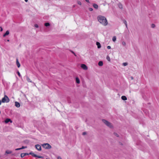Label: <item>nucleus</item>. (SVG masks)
<instances>
[{"label":"nucleus","instance_id":"nucleus-1","mask_svg":"<svg viewBox=\"0 0 159 159\" xmlns=\"http://www.w3.org/2000/svg\"><path fill=\"white\" fill-rule=\"evenodd\" d=\"M97 19L100 23L102 25L106 26L107 25L108 22L105 16L100 15L98 16Z\"/></svg>","mask_w":159,"mask_h":159},{"label":"nucleus","instance_id":"nucleus-2","mask_svg":"<svg viewBox=\"0 0 159 159\" xmlns=\"http://www.w3.org/2000/svg\"><path fill=\"white\" fill-rule=\"evenodd\" d=\"M102 121L109 128H111L113 127L112 124L108 121L104 119H103Z\"/></svg>","mask_w":159,"mask_h":159},{"label":"nucleus","instance_id":"nucleus-3","mask_svg":"<svg viewBox=\"0 0 159 159\" xmlns=\"http://www.w3.org/2000/svg\"><path fill=\"white\" fill-rule=\"evenodd\" d=\"M42 146L46 149H50L52 148L51 146L48 143H44L42 144Z\"/></svg>","mask_w":159,"mask_h":159},{"label":"nucleus","instance_id":"nucleus-4","mask_svg":"<svg viewBox=\"0 0 159 159\" xmlns=\"http://www.w3.org/2000/svg\"><path fill=\"white\" fill-rule=\"evenodd\" d=\"M10 101L8 97L6 95H5L3 98L2 100V102H8Z\"/></svg>","mask_w":159,"mask_h":159},{"label":"nucleus","instance_id":"nucleus-5","mask_svg":"<svg viewBox=\"0 0 159 159\" xmlns=\"http://www.w3.org/2000/svg\"><path fill=\"white\" fill-rule=\"evenodd\" d=\"M35 147L39 151H40L41 150V147L40 145L39 144H37L35 145Z\"/></svg>","mask_w":159,"mask_h":159},{"label":"nucleus","instance_id":"nucleus-6","mask_svg":"<svg viewBox=\"0 0 159 159\" xmlns=\"http://www.w3.org/2000/svg\"><path fill=\"white\" fill-rule=\"evenodd\" d=\"M81 67L84 70H87L88 69L87 66L84 64H82L81 66Z\"/></svg>","mask_w":159,"mask_h":159},{"label":"nucleus","instance_id":"nucleus-7","mask_svg":"<svg viewBox=\"0 0 159 159\" xmlns=\"http://www.w3.org/2000/svg\"><path fill=\"white\" fill-rule=\"evenodd\" d=\"M16 64L18 68H19L20 66V64L19 62L18 59L16 58Z\"/></svg>","mask_w":159,"mask_h":159},{"label":"nucleus","instance_id":"nucleus-8","mask_svg":"<svg viewBox=\"0 0 159 159\" xmlns=\"http://www.w3.org/2000/svg\"><path fill=\"white\" fill-rule=\"evenodd\" d=\"M15 106L17 107H19L20 106V104L19 103L17 102H15Z\"/></svg>","mask_w":159,"mask_h":159},{"label":"nucleus","instance_id":"nucleus-9","mask_svg":"<svg viewBox=\"0 0 159 159\" xmlns=\"http://www.w3.org/2000/svg\"><path fill=\"white\" fill-rule=\"evenodd\" d=\"M75 80H76V83H77L78 84H79L80 83V79H79V78L78 77H76L75 78Z\"/></svg>","mask_w":159,"mask_h":159},{"label":"nucleus","instance_id":"nucleus-10","mask_svg":"<svg viewBox=\"0 0 159 159\" xmlns=\"http://www.w3.org/2000/svg\"><path fill=\"white\" fill-rule=\"evenodd\" d=\"M10 121L11 122H12V121L10 119H7L5 121V122L6 123H7Z\"/></svg>","mask_w":159,"mask_h":159},{"label":"nucleus","instance_id":"nucleus-11","mask_svg":"<svg viewBox=\"0 0 159 159\" xmlns=\"http://www.w3.org/2000/svg\"><path fill=\"white\" fill-rule=\"evenodd\" d=\"M9 34V31L8 30H7L6 32V33L4 34H3V36L4 37H5L6 36L8 35Z\"/></svg>","mask_w":159,"mask_h":159},{"label":"nucleus","instance_id":"nucleus-12","mask_svg":"<svg viewBox=\"0 0 159 159\" xmlns=\"http://www.w3.org/2000/svg\"><path fill=\"white\" fill-rule=\"evenodd\" d=\"M121 98L123 100H126L127 99V98L125 96H123L121 97Z\"/></svg>","mask_w":159,"mask_h":159},{"label":"nucleus","instance_id":"nucleus-13","mask_svg":"<svg viewBox=\"0 0 159 159\" xmlns=\"http://www.w3.org/2000/svg\"><path fill=\"white\" fill-rule=\"evenodd\" d=\"M93 6L94 8L96 9H97L98 8V6L96 4H93Z\"/></svg>","mask_w":159,"mask_h":159},{"label":"nucleus","instance_id":"nucleus-14","mask_svg":"<svg viewBox=\"0 0 159 159\" xmlns=\"http://www.w3.org/2000/svg\"><path fill=\"white\" fill-rule=\"evenodd\" d=\"M96 45H97L98 48H101V46L100 43L98 42H97Z\"/></svg>","mask_w":159,"mask_h":159},{"label":"nucleus","instance_id":"nucleus-15","mask_svg":"<svg viewBox=\"0 0 159 159\" xmlns=\"http://www.w3.org/2000/svg\"><path fill=\"white\" fill-rule=\"evenodd\" d=\"M26 80L28 82L30 83L32 82V81L28 76H26Z\"/></svg>","mask_w":159,"mask_h":159},{"label":"nucleus","instance_id":"nucleus-16","mask_svg":"<svg viewBox=\"0 0 159 159\" xmlns=\"http://www.w3.org/2000/svg\"><path fill=\"white\" fill-rule=\"evenodd\" d=\"M29 154L31 155L33 157H36L37 156V155L34 154V153L32 152H30L29 153Z\"/></svg>","mask_w":159,"mask_h":159},{"label":"nucleus","instance_id":"nucleus-17","mask_svg":"<svg viewBox=\"0 0 159 159\" xmlns=\"http://www.w3.org/2000/svg\"><path fill=\"white\" fill-rule=\"evenodd\" d=\"M98 65L99 66H102V65H103V63L102 61H99L98 63Z\"/></svg>","mask_w":159,"mask_h":159},{"label":"nucleus","instance_id":"nucleus-18","mask_svg":"<svg viewBox=\"0 0 159 159\" xmlns=\"http://www.w3.org/2000/svg\"><path fill=\"white\" fill-rule=\"evenodd\" d=\"M12 153V151L10 150H7L6 151V153L7 154H11Z\"/></svg>","mask_w":159,"mask_h":159},{"label":"nucleus","instance_id":"nucleus-19","mask_svg":"<svg viewBox=\"0 0 159 159\" xmlns=\"http://www.w3.org/2000/svg\"><path fill=\"white\" fill-rule=\"evenodd\" d=\"M123 22H124V23L125 24L126 28H128L127 23V21L125 20H124L123 21Z\"/></svg>","mask_w":159,"mask_h":159},{"label":"nucleus","instance_id":"nucleus-20","mask_svg":"<svg viewBox=\"0 0 159 159\" xmlns=\"http://www.w3.org/2000/svg\"><path fill=\"white\" fill-rule=\"evenodd\" d=\"M116 37L115 36H114L112 38V41L113 42H115L116 40Z\"/></svg>","mask_w":159,"mask_h":159},{"label":"nucleus","instance_id":"nucleus-21","mask_svg":"<svg viewBox=\"0 0 159 159\" xmlns=\"http://www.w3.org/2000/svg\"><path fill=\"white\" fill-rule=\"evenodd\" d=\"M156 27L155 25L154 24H152L151 25V27L152 28H154Z\"/></svg>","mask_w":159,"mask_h":159},{"label":"nucleus","instance_id":"nucleus-22","mask_svg":"<svg viewBox=\"0 0 159 159\" xmlns=\"http://www.w3.org/2000/svg\"><path fill=\"white\" fill-rule=\"evenodd\" d=\"M45 25L46 26H48L50 25V24L48 23H46L45 24Z\"/></svg>","mask_w":159,"mask_h":159},{"label":"nucleus","instance_id":"nucleus-23","mask_svg":"<svg viewBox=\"0 0 159 159\" xmlns=\"http://www.w3.org/2000/svg\"><path fill=\"white\" fill-rule=\"evenodd\" d=\"M122 45L123 46H125L126 45V43L125 41H123L122 42Z\"/></svg>","mask_w":159,"mask_h":159},{"label":"nucleus","instance_id":"nucleus-24","mask_svg":"<svg viewBox=\"0 0 159 159\" xmlns=\"http://www.w3.org/2000/svg\"><path fill=\"white\" fill-rule=\"evenodd\" d=\"M20 156L21 157H24L25 156V154L24 153H22L20 154Z\"/></svg>","mask_w":159,"mask_h":159},{"label":"nucleus","instance_id":"nucleus-25","mask_svg":"<svg viewBox=\"0 0 159 159\" xmlns=\"http://www.w3.org/2000/svg\"><path fill=\"white\" fill-rule=\"evenodd\" d=\"M17 73L19 76L20 77H21V76L20 73L19 72V71H18L17 72Z\"/></svg>","mask_w":159,"mask_h":159},{"label":"nucleus","instance_id":"nucleus-26","mask_svg":"<svg viewBox=\"0 0 159 159\" xmlns=\"http://www.w3.org/2000/svg\"><path fill=\"white\" fill-rule=\"evenodd\" d=\"M127 65H128V63L127 62H124L123 63V65L124 66H125Z\"/></svg>","mask_w":159,"mask_h":159},{"label":"nucleus","instance_id":"nucleus-27","mask_svg":"<svg viewBox=\"0 0 159 159\" xmlns=\"http://www.w3.org/2000/svg\"><path fill=\"white\" fill-rule=\"evenodd\" d=\"M27 148V147L26 146H22L21 148H21V149H22Z\"/></svg>","mask_w":159,"mask_h":159},{"label":"nucleus","instance_id":"nucleus-28","mask_svg":"<svg viewBox=\"0 0 159 159\" xmlns=\"http://www.w3.org/2000/svg\"><path fill=\"white\" fill-rule=\"evenodd\" d=\"M37 157H38V158H43V157L42 156H38V155H37Z\"/></svg>","mask_w":159,"mask_h":159},{"label":"nucleus","instance_id":"nucleus-29","mask_svg":"<svg viewBox=\"0 0 159 159\" xmlns=\"http://www.w3.org/2000/svg\"><path fill=\"white\" fill-rule=\"evenodd\" d=\"M34 26L36 27V28H38L39 27V26L37 24H35L34 25Z\"/></svg>","mask_w":159,"mask_h":159},{"label":"nucleus","instance_id":"nucleus-30","mask_svg":"<svg viewBox=\"0 0 159 159\" xmlns=\"http://www.w3.org/2000/svg\"><path fill=\"white\" fill-rule=\"evenodd\" d=\"M77 3H78V4H79L80 5H81V3L80 1H78V2H77Z\"/></svg>","mask_w":159,"mask_h":159},{"label":"nucleus","instance_id":"nucleus-31","mask_svg":"<svg viewBox=\"0 0 159 159\" xmlns=\"http://www.w3.org/2000/svg\"><path fill=\"white\" fill-rule=\"evenodd\" d=\"M89 10L90 11H92L93 10V8H89Z\"/></svg>","mask_w":159,"mask_h":159},{"label":"nucleus","instance_id":"nucleus-32","mask_svg":"<svg viewBox=\"0 0 159 159\" xmlns=\"http://www.w3.org/2000/svg\"><path fill=\"white\" fill-rule=\"evenodd\" d=\"M119 7L120 8H122V5L121 4L120 5H119Z\"/></svg>","mask_w":159,"mask_h":159},{"label":"nucleus","instance_id":"nucleus-33","mask_svg":"<svg viewBox=\"0 0 159 159\" xmlns=\"http://www.w3.org/2000/svg\"><path fill=\"white\" fill-rule=\"evenodd\" d=\"M0 31H3V28H2V27H0Z\"/></svg>","mask_w":159,"mask_h":159},{"label":"nucleus","instance_id":"nucleus-34","mask_svg":"<svg viewBox=\"0 0 159 159\" xmlns=\"http://www.w3.org/2000/svg\"><path fill=\"white\" fill-rule=\"evenodd\" d=\"M107 58L109 61H110V58L109 57H107Z\"/></svg>","mask_w":159,"mask_h":159},{"label":"nucleus","instance_id":"nucleus-35","mask_svg":"<svg viewBox=\"0 0 159 159\" xmlns=\"http://www.w3.org/2000/svg\"><path fill=\"white\" fill-rule=\"evenodd\" d=\"M20 149H21V148H16V149H15V150H16V151H17V150H20Z\"/></svg>","mask_w":159,"mask_h":159},{"label":"nucleus","instance_id":"nucleus-36","mask_svg":"<svg viewBox=\"0 0 159 159\" xmlns=\"http://www.w3.org/2000/svg\"><path fill=\"white\" fill-rule=\"evenodd\" d=\"M107 48L108 49H110L111 48V46H107Z\"/></svg>","mask_w":159,"mask_h":159},{"label":"nucleus","instance_id":"nucleus-37","mask_svg":"<svg viewBox=\"0 0 159 159\" xmlns=\"http://www.w3.org/2000/svg\"><path fill=\"white\" fill-rule=\"evenodd\" d=\"M114 134H115V135L116 136H117V137H118V134H116V133H114Z\"/></svg>","mask_w":159,"mask_h":159},{"label":"nucleus","instance_id":"nucleus-38","mask_svg":"<svg viewBox=\"0 0 159 159\" xmlns=\"http://www.w3.org/2000/svg\"><path fill=\"white\" fill-rule=\"evenodd\" d=\"M24 154H25V156H26V155H28L29 154V153L28 154V153H24Z\"/></svg>","mask_w":159,"mask_h":159},{"label":"nucleus","instance_id":"nucleus-39","mask_svg":"<svg viewBox=\"0 0 159 159\" xmlns=\"http://www.w3.org/2000/svg\"><path fill=\"white\" fill-rule=\"evenodd\" d=\"M57 159H62V158L60 157L59 156L57 157Z\"/></svg>","mask_w":159,"mask_h":159},{"label":"nucleus","instance_id":"nucleus-40","mask_svg":"<svg viewBox=\"0 0 159 159\" xmlns=\"http://www.w3.org/2000/svg\"><path fill=\"white\" fill-rule=\"evenodd\" d=\"M86 134V132H84L83 133V135H84Z\"/></svg>","mask_w":159,"mask_h":159},{"label":"nucleus","instance_id":"nucleus-41","mask_svg":"<svg viewBox=\"0 0 159 159\" xmlns=\"http://www.w3.org/2000/svg\"><path fill=\"white\" fill-rule=\"evenodd\" d=\"M85 0V1H86V2H89V0Z\"/></svg>","mask_w":159,"mask_h":159},{"label":"nucleus","instance_id":"nucleus-42","mask_svg":"<svg viewBox=\"0 0 159 159\" xmlns=\"http://www.w3.org/2000/svg\"><path fill=\"white\" fill-rule=\"evenodd\" d=\"M131 80H133V77H131Z\"/></svg>","mask_w":159,"mask_h":159},{"label":"nucleus","instance_id":"nucleus-43","mask_svg":"<svg viewBox=\"0 0 159 159\" xmlns=\"http://www.w3.org/2000/svg\"><path fill=\"white\" fill-rule=\"evenodd\" d=\"M28 0H25V2H28Z\"/></svg>","mask_w":159,"mask_h":159},{"label":"nucleus","instance_id":"nucleus-44","mask_svg":"<svg viewBox=\"0 0 159 159\" xmlns=\"http://www.w3.org/2000/svg\"><path fill=\"white\" fill-rule=\"evenodd\" d=\"M1 101L0 100V105H1Z\"/></svg>","mask_w":159,"mask_h":159},{"label":"nucleus","instance_id":"nucleus-45","mask_svg":"<svg viewBox=\"0 0 159 159\" xmlns=\"http://www.w3.org/2000/svg\"><path fill=\"white\" fill-rule=\"evenodd\" d=\"M72 53L75 56V53L73 52Z\"/></svg>","mask_w":159,"mask_h":159},{"label":"nucleus","instance_id":"nucleus-46","mask_svg":"<svg viewBox=\"0 0 159 159\" xmlns=\"http://www.w3.org/2000/svg\"><path fill=\"white\" fill-rule=\"evenodd\" d=\"M7 41L9 42V40L8 39V40H7Z\"/></svg>","mask_w":159,"mask_h":159},{"label":"nucleus","instance_id":"nucleus-47","mask_svg":"<svg viewBox=\"0 0 159 159\" xmlns=\"http://www.w3.org/2000/svg\"><path fill=\"white\" fill-rule=\"evenodd\" d=\"M75 7V5H74V6H73V7Z\"/></svg>","mask_w":159,"mask_h":159}]
</instances>
